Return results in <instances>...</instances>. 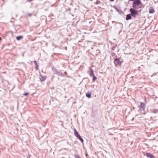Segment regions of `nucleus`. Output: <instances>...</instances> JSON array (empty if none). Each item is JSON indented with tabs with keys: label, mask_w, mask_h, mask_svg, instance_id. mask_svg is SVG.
Instances as JSON below:
<instances>
[{
	"label": "nucleus",
	"mask_w": 158,
	"mask_h": 158,
	"mask_svg": "<svg viewBox=\"0 0 158 158\" xmlns=\"http://www.w3.org/2000/svg\"><path fill=\"white\" fill-rule=\"evenodd\" d=\"M86 96L89 98H91V93H87L86 94Z\"/></svg>",
	"instance_id": "4468645a"
},
{
	"label": "nucleus",
	"mask_w": 158,
	"mask_h": 158,
	"mask_svg": "<svg viewBox=\"0 0 158 158\" xmlns=\"http://www.w3.org/2000/svg\"><path fill=\"white\" fill-rule=\"evenodd\" d=\"M92 77H93V81L94 82L95 80L97 79V78L94 75V76H92Z\"/></svg>",
	"instance_id": "dca6fc26"
},
{
	"label": "nucleus",
	"mask_w": 158,
	"mask_h": 158,
	"mask_svg": "<svg viewBox=\"0 0 158 158\" xmlns=\"http://www.w3.org/2000/svg\"><path fill=\"white\" fill-rule=\"evenodd\" d=\"M32 14L31 13H30L28 14V16H31L32 15Z\"/></svg>",
	"instance_id": "5701e85b"
},
{
	"label": "nucleus",
	"mask_w": 158,
	"mask_h": 158,
	"mask_svg": "<svg viewBox=\"0 0 158 158\" xmlns=\"http://www.w3.org/2000/svg\"><path fill=\"white\" fill-rule=\"evenodd\" d=\"M89 71L90 72L89 75L90 77H92V76H94V70L91 68H89Z\"/></svg>",
	"instance_id": "0eeeda50"
},
{
	"label": "nucleus",
	"mask_w": 158,
	"mask_h": 158,
	"mask_svg": "<svg viewBox=\"0 0 158 158\" xmlns=\"http://www.w3.org/2000/svg\"><path fill=\"white\" fill-rule=\"evenodd\" d=\"M100 3V1L97 0V1L95 2V4H96L97 5H98Z\"/></svg>",
	"instance_id": "6ab92c4d"
},
{
	"label": "nucleus",
	"mask_w": 158,
	"mask_h": 158,
	"mask_svg": "<svg viewBox=\"0 0 158 158\" xmlns=\"http://www.w3.org/2000/svg\"><path fill=\"white\" fill-rule=\"evenodd\" d=\"M1 37H0V40H1Z\"/></svg>",
	"instance_id": "cd10ccee"
},
{
	"label": "nucleus",
	"mask_w": 158,
	"mask_h": 158,
	"mask_svg": "<svg viewBox=\"0 0 158 158\" xmlns=\"http://www.w3.org/2000/svg\"><path fill=\"white\" fill-rule=\"evenodd\" d=\"M114 8L116 10V11L120 14H121L123 13L122 11L120 9L119 7L114 6Z\"/></svg>",
	"instance_id": "423d86ee"
},
{
	"label": "nucleus",
	"mask_w": 158,
	"mask_h": 158,
	"mask_svg": "<svg viewBox=\"0 0 158 158\" xmlns=\"http://www.w3.org/2000/svg\"><path fill=\"white\" fill-rule=\"evenodd\" d=\"M38 65H37L35 66V69H36V70H37L38 69Z\"/></svg>",
	"instance_id": "4be33fe9"
},
{
	"label": "nucleus",
	"mask_w": 158,
	"mask_h": 158,
	"mask_svg": "<svg viewBox=\"0 0 158 158\" xmlns=\"http://www.w3.org/2000/svg\"><path fill=\"white\" fill-rule=\"evenodd\" d=\"M123 62V60L120 58H116L114 60V63L115 66H117L118 65L121 66Z\"/></svg>",
	"instance_id": "f257e3e1"
},
{
	"label": "nucleus",
	"mask_w": 158,
	"mask_h": 158,
	"mask_svg": "<svg viewBox=\"0 0 158 158\" xmlns=\"http://www.w3.org/2000/svg\"><path fill=\"white\" fill-rule=\"evenodd\" d=\"M131 15L130 14H128L127 15L126 17V20H128L131 19Z\"/></svg>",
	"instance_id": "9b49d317"
},
{
	"label": "nucleus",
	"mask_w": 158,
	"mask_h": 158,
	"mask_svg": "<svg viewBox=\"0 0 158 158\" xmlns=\"http://www.w3.org/2000/svg\"><path fill=\"white\" fill-rule=\"evenodd\" d=\"M133 119H134V118H133L132 119V120H133Z\"/></svg>",
	"instance_id": "c85d7f7f"
},
{
	"label": "nucleus",
	"mask_w": 158,
	"mask_h": 158,
	"mask_svg": "<svg viewBox=\"0 0 158 158\" xmlns=\"http://www.w3.org/2000/svg\"><path fill=\"white\" fill-rule=\"evenodd\" d=\"M74 134L75 136H76L77 137H79L80 136L79 134V133L76 130V129H74Z\"/></svg>",
	"instance_id": "6e6552de"
},
{
	"label": "nucleus",
	"mask_w": 158,
	"mask_h": 158,
	"mask_svg": "<svg viewBox=\"0 0 158 158\" xmlns=\"http://www.w3.org/2000/svg\"><path fill=\"white\" fill-rule=\"evenodd\" d=\"M113 134H112V133H110V135H113Z\"/></svg>",
	"instance_id": "bb28decb"
},
{
	"label": "nucleus",
	"mask_w": 158,
	"mask_h": 158,
	"mask_svg": "<svg viewBox=\"0 0 158 158\" xmlns=\"http://www.w3.org/2000/svg\"><path fill=\"white\" fill-rule=\"evenodd\" d=\"M23 35H20L16 37V40H21L22 38H23Z\"/></svg>",
	"instance_id": "ddd939ff"
},
{
	"label": "nucleus",
	"mask_w": 158,
	"mask_h": 158,
	"mask_svg": "<svg viewBox=\"0 0 158 158\" xmlns=\"http://www.w3.org/2000/svg\"><path fill=\"white\" fill-rule=\"evenodd\" d=\"M138 5V0H135L133 2L132 4L133 8L136 9V6Z\"/></svg>",
	"instance_id": "39448f33"
},
{
	"label": "nucleus",
	"mask_w": 158,
	"mask_h": 158,
	"mask_svg": "<svg viewBox=\"0 0 158 158\" xmlns=\"http://www.w3.org/2000/svg\"><path fill=\"white\" fill-rule=\"evenodd\" d=\"M146 155L148 157H150V158H153L154 157L152 155L149 153H147L146 154Z\"/></svg>",
	"instance_id": "f8f14e48"
},
{
	"label": "nucleus",
	"mask_w": 158,
	"mask_h": 158,
	"mask_svg": "<svg viewBox=\"0 0 158 158\" xmlns=\"http://www.w3.org/2000/svg\"><path fill=\"white\" fill-rule=\"evenodd\" d=\"M143 6V4L141 3L139 0V7H142Z\"/></svg>",
	"instance_id": "f3484780"
},
{
	"label": "nucleus",
	"mask_w": 158,
	"mask_h": 158,
	"mask_svg": "<svg viewBox=\"0 0 158 158\" xmlns=\"http://www.w3.org/2000/svg\"><path fill=\"white\" fill-rule=\"evenodd\" d=\"M145 105L143 103H141L140 106V113L142 114H145V111L144 110Z\"/></svg>",
	"instance_id": "7ed1b4c3"
},
{
	"label": "nucleus",
	"mask_w": 158,
	"mask_h": 158,
	"mask_svg": "<svg viewBox=\"0 0 158 158\" xmlns=\"http://www.w3.org/2000/svg\"><path fill=\"white\" fill-rule=\"evenodd\" d=\"M34 0H27V1H28V2H31V1H33Z\"/></svg>",
	"instance_id": "b1692460"
},
{
	"label": "nucleus",
	"mask_w": 158,
	"mask_h": 158,
	"mask_svg": "<svg viewBox=\"0 0 158 158\" xmlns=\"http://www.w3.org/2000/svg\"><path fill=\"white\" fill-rule=\"evenodd\" d=\"M34 64L35 65V66L38 65L37 64V63L36 61H34Z\"/></svg>",
	"instance_id": "412c9836"
},
{
	"label": "nucleus",
	"mask_w": 158,
	"mask_h": 158,
	"mask_svg": "<svg viewBox=\"0 0 158 158\" xmlns=\"http://www.w3.org/2000/svg\"><path fill=\"white\" fill-rule=\"evenodd\" d=\"M135 0H129V1H134Z\"/></svg>",
	"instance_id": "393cba45"
},
{
	"label": "nucleus",
	"mask_w": 158,
	"mask_h": 158,
	"mask_svg": "<svg viewBox=\"0 0 158 158\" xmlns=\"http://www.w3.org/2000/svg\"><path fill=\"white\" fill-rule=\"evenodd\" d=\"M40 79L41 81H44L46 79V76H43L42 75H40Z\"/></svg>",
	"instance_id": "1a4fd4ad"
},
{
	"label": "nucleus",
	"mask_w": 158,
	"mask_h": 158,
	"mask_svg": "<svg viewBox=\"0 0 158 158\" xmlns=\"http://www.w3.org/2000/svg\"><path fill=\"white\" fill-rule=\"evenodd\" d=\"M155 12L154 8L152 7H150L149 8V13L150 14H153Z\"/></svg>",
	"instance_id": "9d476101"
},
{
	"label": "nucleus",
	"mask_w": 158,
	"mask_h": 158,
	"mask_svg": "<svg viewBox=\"0 0 158 158\" xmlns=\"http://www.w3.org/2000/svg\"><path fill=\"white\" fill-rule=\"evenodd\" d=\"M136 9L131 8L130 9L129 11L131 13V15L132 16L135 18L136 15L138 14V12L136 10Z\"/></svg>",
	"instance_id": "f03ea898"
},
{
	"label": "nucleus",
	"mask_w": 158,
	"mask_h": 158,
	"mask_svg": "<svg viewBox=\"0 0 158 158\" xmlns=\"http://www.w3.org/2000/svg\"><path fill=\"white\" fill-rule=\"evenodd\" d=\"M77 138L80 140V141L82 143H83V142L84 140L80 136V135L78 137H77Z\"/></svg>",
	"instance_id": "2eb2a0df"
},
{
	"label": "nucleus",
	"mask_w": 158,
	"mask_h": 158,
	"mask_svg": "<svg viewBox=\"0 0 158 158\" xmlns=\"http://www.w3.org/2000/svg\"><path fill=\"white\" fill-rule=\"evenodd\" d=\"M75 158H81L80 156L78 155L75 154L74 155Z\"/></svg>",
	"instance_id": "a211bd4d"
},
{
	"label": "nucleus",
	"mask_w": 158,
	"mask_h": 158,
	"mask_svg": "<svg viewBox=\"0 0 158 158\" xmlns=\"http://www.w3.org/2000/svg\"><path fill=\"white\" fill-rule=\"evenodd\" d=\"M54 73L57 74L58 75L63 76V74L60 71L58 70H57L55 69L53 70Z\"/></svg>",
	"instance_id": "20e7f679"
},
{
	"label": "nucleus",
	"mask_w": 158,
	"mask_h": 158,
	"mask_svg": "<svg viewBox=\"0 0 158 158\" xmlns=\"http://www.w3.org/2000/svg\"><path fill=\"white\" fill-rule=\"evenodd\" d=\"M111 2H113L114 1V0H110Z\"/></svg>",
	"instance_id": "a878e982"
},
{
	"label": "nucleus",
	"mask_w": 158,
	"mask_h": 158,
	"mask_svg": "<svg viewBox=\"0 0 158 158\" xmlns=\"http://www.w3.org/2000/svg\"><path fill=\"white\" fill-rule=\"evenodd\" d=\"M29 94V93H25L23 94V95L24 96H27Z\"/></svg>",
	"instance_id": "aec40b11"
}]
</instances>
